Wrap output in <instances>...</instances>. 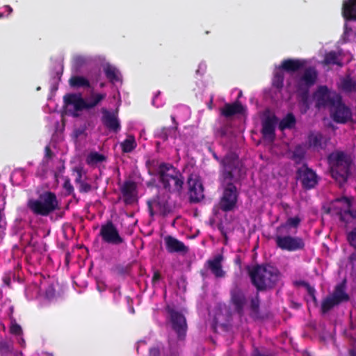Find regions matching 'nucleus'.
<instances>
[{
    "label": "nucleus",
    "instance_id": "1",
    "mask_svg": "<svg viewBox=\"0 0 356 356\" xmlns=\"http://www.w3.org/2000/svg\"><path fill=\"white\" fill-rule=\"evenodd\" d=\"M145 165L148 174L157 176L160 187L168 194H176L180 196L184 184V177L181 172L171 163L161 162L155 159H149Z\"/></svg>",
    "mask_w": 356,
    "mask_h": 356
},
{
    "label": "nucleus",
    "instance_id": "2",
    "mask_svg": "<svg viewBox=\"0 0 356 356\" xmlns=\"http://www.w3.org/2000/svg\"><path fill=\"white\" fill-rule=\"evenodd\" d=\"M234 177L235 174L226 172L223 177H220L222 193L216 207L225 213L234 211L238 207L239 192L234 184Z\"/></svg>",
    "mask_w": 356,
    "mask_h": 356
},
{
    "label": "nucleus",
    "instance_id": "3",
    "mask_svg": "<svg viewBox=\"0 0 356 356\" xmlns=\"http://www.w3.org/2000/svg\"><path fill=\"white\" fill-rule=\"evenodd\" d=\"M248 273L257 289L273 288L281 277L279 270L269 264L256 265L249 269Z\"/></svg>",
    "mask_w": 356,
    "mask_h": 356
},
{
    "label": "nucleus",
    "instance_id": "4",
    "mask_svg": "<svg viewBox=\"0 0 356 356\" xmlns=\"http://www.w3.org/2000/svg\"><path fill=\"white\" fill-rule=\"evenodd\" d=\"M327 161L330 173L340 186L345 184L350 175V161L343 152H334L330 154Z\"/></svg>",
    "mask_w": 356,
    "mask_h": 356
},
{
    "label": "nucleus",
    "instance_id": "5",
    "mask_svg": "<svg viewBox=\"0 0 356 356\" xmlns=\"http://www.w3.org/2000/svg\"><path fill=\"white\" fill-rule=\"evenodd\" d=\"M27 207L33 213L41 216H48L59 209L56 194L49 191L40 193L38 199H30Z\"/></svg>",
    "mask_w": 356,
    "mask_h": 356
},
{
    "label": "nucleus",
    "instance_id": "6",
    "mask_svg": "<svg viewBox=\"0 0 356 356\" xmlns=\"http://www.w3.org/2000/svg\"><path fill=\"white\" fill-rule=\"evenodd\" d=\"M104 98L105 95L98 93L93 95L89 102H86L80 93H67L63 97V101L66 106H73L72 115L77 118L80 112L95 107Z\"/></svg>",
    "mask_w": 356,
    "mask_h": 356
},
{
    "label": "nucleus",
    "instance_id": "7",
    "mask_svg": "<svg viewBox=\"0 0 356 356\" xmlns=\"http://www.w3.org/2000/svg\"><path fill=\"white\" fill-rule=\"evenodd\" d=\"M232 302L234 306L235 311L242 316L246 309H249L250 314L253 318L259 316V301L258 293H256L251 298H246L243 291H233L232 293Z\"/></svg>",
    "mask_w": 356,
    "mask_h": 356
},
{
    "label": "nucleus",
    "instance_id": "8",
    "mask_svg": "<svg viewBox=\"0 0 356 356\" xmlns=\"http://www.w3.org/2000/svg\"><path fill=\"white\" fill-rule=\"evenodd\" d=\"M210 152L213 158L220 164V177H223L226 172L230 174H236L241 171V162L236 153L229 152L222 159H220L214 151L210 149Z\"/></svg>",
    "mask_w": 356,
    "mask_h": 356
},
{
    "label": "nucleus",
    "instance_id": "9",
    "mask_svg": "<svg viewBox=\"0 0 356 356\" xmlns=\"http://www.w3.org/2000/svg\"><path fill=\"white\" fill-rule=\"evenodd\" d=\"M26 298L29 300H34L40 305H46L57 301L64 297L63 291H25Z\"/></svg>",
    "mask_w": 356,
    "mask_h": 356
},
{
    "label": "nucleus",
    "instance_id": "10",
    "mask_svg": "<svg viewBox=\"0 0 356 356\" xmlns=\"http://www.w3.org/2000/svg\"><path fill=\"white\" fill-rule=\"evenodd\" d=\"M275 241L277 248L288 252L302 250L305 243L302 238L290 235H276Z\"/></svg>",
    "mask_w": 356,
    "mask_h": 356
},
{
    "label": "nucleus",
    "instance_id": "11",
    "mask_svg": "<svg viewBox=\"0 0 356 356\" xmlns=\"http://www.w3.org/2000/svg\"><path fill=\"white\" fill-rule=\"evenodd\" d=\"M330 116L338 124H346L352 120V111L343 102L340 95L330 108Z\"/></svg>",
    "mask_w": 356,
    "mask_h": 356
},
{
    "label": "nucleus",
    "instance_id": "12",
    "mask_svg": "<svg viewBox=\"0 0 356 356\" xmlns=\"http://www.w3.org/2000/svg\"><path fill=\"white\" fill-rule=\"evenodd\" d=\"M340 95L332 93L326 86H318L314 93L315 106L320 109L328 107L329 108L334 104Z\"/></svg>",
    "mask_w": 356,
    "mask_h": 356
},
{
    "label": "nucleus",
    "instance_id": "13",
    "mask_svg": "<svg viewBox=\"0 0 356 356\" xmlns=\"http://www.w3.org/2000/svg\"><path fill=\"white\" fill-rule=\"evenodd\" d=\"M99 236L102 241L108 244L118 245L124 243L116 226L111 220L106 221L101 225Z\"/></svg>",
    "mask_w": 356,
    "mask_h": 356
},
{
    "label": "nucleus",
    "instance_id": "14",
    "mask_svg": "<svg viewBox=\"0 0 356 356\" xmlns=\"http://www.w3.org/2000/svg\"><path fill=\"white\" fill-rule=\"evenodd\" d=\"M167 309L169 314L170 323L172 329L177 334L179 340H183L187 330V324L184 316L171 308L169 305L167 307Z\"/></svg>",
    "mask_w": 356,
    "mask_h": 356
},
{
    "label": "nucleus",
    "instance_id": "15",
    "mask_svg": "<svg viewBox=\"0 0 356 356\" xmlns=\"http://www.w3.org/2000/svg\"><path fill=\"white\" fill-rule=\"evenodd\" d=\"M296 178L300 180L302 188L306 190L314 188L318 184L316 173L305 163L297 170Z\"/></svg>",
    "mask_w": 356,
    "mask_h": 356
},
{
    "label": "nucleus",
    "instance_id": "16",
    "mask_svg": "<svg viewBox=\"0 0 356 356\" xmlns=\"http://www.w3.org/2000/svg\"><path fill=\"white\" fill-rule=\"evenodd\" d=\"M317 79L318 72L314 67L305 68L302 74L297 79V90H309L316 83Z\"/></svg>",
    "mask_w": 356,
    "mask_h": 356
},
{
    "label": "nucleus",
    "instance_id": "17",
    "mask_svg": "<svg viewBox=\"0 0 356 356\" xmlns=\"http://www.w3.org/2000/svg\"><path fill=\"white\" fill-rule=\"evenodd\" d=\"M349 299L348 295L345 291H334V292L323 300L321 304V311L325 314L335 305Z\"/></svg>",
    "mask_w": 356,
    "mask_h": 356
},
{
    "label": "nucleus",
    "instance_id": "18",
    "mask_svg": "<svg viewBox=\"0 0 356 356\" xmlns=\"http://www.w3.org/2000/svg\"><path fill=\"white\" fill-rule=\"evenodd\" d=\"M188 195L191 202L197 203L204 198V187L200 179H193L191 176L188 179Z\"/></svg>",
    "mask_w": 356,
    "mask_h": 356
},
{
    "label": "nucleus",
    "instance_id": "19",
    "mask_svg": "<svg viewBox=\"0 0 356 356\" xmlns=\"http://www.w3.org/2000/svg\"><path fill=\"white\" fill-rule=\"evenodd\" d=\"M102 124L111 131L118 133L120 129L121 125L120 120L118 118L117 112H111L106 108H102Z\"/></svg>",
    "mask_w": 356,
    "mask_h": 356
},
{
    "label": "nucleus",
    "instance_id": "20",
    "mask_svg": "<svg viewBox=\"0 0 356 356\" xmlns=\"http://www.w3.org/2000/svg\"><path fill=\"white\" fill-rule=\"evenodd\" d=\"M209 315L213 316L216 325H225L229 321L231 312L225 304L218 303L212 310L209 311Z\"/></svg>",
    "mask_w": 356,
    "mask_h": 356
},
{
    "label": "nucleus",
    "instance_id": "21",
    "mask_svg": "<svg viewBox=\"0 0 356 356\" xmlns=\"http://www.w3.org/2000/svg\"><path fill=\"white\" fill-rule=\"evenodd\" d=\"M277 118L275 115L268 116L262 122L261 134L264 139L273 142L275 139V124Z\"/></svg>",
    "mask_w": 356,
    "mask_h": 356
},
{
    "label": "nucleus",
    "instance_id": "22",
    "mask_svg": "<svg viewBox=\"0 0 356 356\" xmlns=\"http://www.w3.org/2000/svg\"><path fill=\"white\" fill-rule=\"evenodd\" d=\"M172 346L170 341L168 346L161 343H156L149 348L148 356H179L178 350Z\"/></svg>",
    "mask_w": 356,
    "mask_h": 356
},
{
    "label": "nucleus",
    "instance_id": "23",
    "mask_svg": "<svg viewBox=\"0 0 356 356\" xmlns=\"http://www.w3.org/2000/svg\"><path fill=\"white\" fill-rule=\"evenodd\" d=\"M307 63V62L305 59L286 58L282 61L279 66V70H284L288 73H294L303 69Z\"/></svg>",
    "mask_w": 356,
    "mask_h": 356
},
{
    "label": "nucleus",
    "instance_id": "24",
    "mask_svg": "<svg viewBox=\"0 0 356 356\" xmlns=\"http://www.w3.org/2000/svg\"><path fill=\"white\" fill-rule=\"evenodd\" d=\"M223 259L222 254H219L207 261V268L216 278H222L226 275V272L222 269Z\"/></svg>",
    "mask_w": 356,
    "mask_h": 356
},
{
    "label": "nucleus",
    "instance_id": "25",
    "mask_svg": "<svg viewBox=\"0 0 356 356\" xmlns=\"http://www.w3.org/2000/svg\"><path fill=\"white\" fill-rule=\"evenodd\" d=\"M165 248L170 253L183 252L188 251V247L182 242L172 236H166L164 238Z\"/></svg>",
    "mask_w": 356,
    "mask_h": 356
},
{
    "label": "nucleus",
    "instance_id": "26",
    "mask_svg": "<svg viewBox=\"0 0 356 356\" xmlns=\"http://www.w3.org/2000/svg\"><path fill=\"white\" fill-rule=\"evenodd\" d=\"M244 108L239 101L234 103H226L223 108L220 109V113L225 118H230L237 114L243 113Z\"/></svg>",
    "mask_w": 356,
    "mask_h": 356
},
{
    "label": "nucleus",
    "instance_id": "27",
    "mask_svg": "<svg viewBox=\"0 0 356 356\" xmlns=\"http://www.w3.org/2000/svg\"><path fill=\"white\" fill-rule=\"evenodd\" d=\"M342 15L346 21H356V0L343 1Z\"/></svg>",
    "mask_w": 356,
    "mask_h": 356
},
{
    "label": "nucleus",
    "instance_id": "28",
    "mask_svg": "<svg viewBox=\"0 0 356 356\" xmlns=\"http://www.w3.org/2000/svg\"><path fill=\"white\" fill-rule=\"evenodd\" d=\"M124 202L127 204H130L134 202V193L136 190V184L132 181H125L121 187Z\"/></svg>",
    "mask_w": 356,
    "mask_h": 356
},
{
    "label": "nucleus",
    "instance_id": "29",
    "mask_svg": "<svg viewBox=\"0 0 356 356\" xmlns=\"http://www.w3.org/2000/svg\"><path fill=\"white\" fill-rule=\"evenodd\" d=\"M307 153L306 145L302 143L295 146L292 152L291 159L294 161L296 164H300L305 159Z\"/></svg>",
    "mask_w": 356,
    "mask_h": 356
},
{
    "label": "nucleus",
    "instance_id": "30",
    "mask_svg": "<svg viewBox=\"0 0 356 356\" xmlns=\"http://www.w3.org/2000/svg\"><path fill=\"white\" fill-rule=\"evenodd\" d=\"M324 65H337L342 67L343 63L340 58V54L335 51H330L325 53L324 59L322 62Z\"/></svg>",
    "mask_w": 356,
    "mask_h": 356
},
{
    "label": "nucleus",
    "instance_id": "31",
    "mask_svg": "<svg viewBox=\"0 0 356 356\" xmlns=\"http://www.w3.org/2000/svg\"><path fill=\"white\" fill-rule=\"evenodd\" d=\"M69 85L73 88H91L90 81L87 78L79 75L72 76L69 79Z\"/></svg>",
    "mask_w": 356,
    "mask_h": 356
},
{
    "label": "nucleus",
    "instance_id": "32",
    "mask_svg": "<svg viewBox=\"0 0 356 356\" xmlns=\"http://www.w3.org/2000/svg\"><path fill=\"white\" fill-rule=\"evenodd\" d=\"M177 126L172 127H163L156 130V136L163 141L168 140L169 137L176 138Z\"/></svg>",
    "mask_w": 356,
    "mask_h": 356
},
{
    "label": "nucleus",
    "instance_id": "33",
    "mask_svg": "<svg viewBox=\"0 0 356 356\" xmlns=\"http://www.w3.org/2000/svg\"><path fill=\"white\" fill-rule=\"evenodd\" d=\"M296 124V120L292 113H289L279 123V129L281 131L293 129Z\"/></svg>",
    "mask_w": 356,
    "mask_h": 356
},
{
    "label": "nucleus",
    "instance_id": "34",
    "mask_svg": "<svg viewBox=\"0 0 356 356\" xmlns=\"http://www.w3.org/2000/svg\"><path fill=\"white\" fill-rule=\"evenodd\" d=\"M323 136L321 133H310L308 136V145L314 148L323 149Z\"/></svg>",
    "mask_w": 356,
    "mask_h": 356
},
{
    "label": "nucleus",
    "instance_id": "35",
    "mask_svg": "<svg viewBox=\"0 0 356 356\" xmlns=\"http://www.w3.org/2000/svg\"><path fill=\"white\" fill-rule=\"evenodd\" d=\"M123 153L131 152L137 146L135 138L132 135H129L120 144Z\"/></svg>",
    "mask_w": 356,
    "mask_h": 356
},
{
    "label": "nucleus",
    "instance_id": "36",
    "mask_svg": "<svg viewBox=\"0 0 356 356\" xmlns=\"http://www.w3.org/2000/svg\"><path fill=\"white\" fill-rule=\"evenodd\" d=\"M104 72L109 81L115 83L120 80L118 71L114 66L110 64L106 65L104 67Z\"/></svg>",
    "mask_w": 356,
    "mask_h": 356
},
{
    "label": "nucleus",
    "instance_id": "37",
    "mask_svg": "<svg viewBox=\"0 0 356 356\" xmlns=\"http://www.w3.org/2000/svg\"><path fill=\"white\" fill-rule=\"evenodd\" d=\"M301 221V218L298 216L289 218L285 222V223H283L277 227V232H279L281 229H297L300 226Z\"/></svg>",
    "mask_w": 356,
    "mask_h": 356
},
{
    "label": "nucleus",
    "instance_id": "38",
    "mask_svg": "<svg viewBox=\"0 0 356 356\" xmlns=\"http://www.w3.org/2000/svg\"><path fill=\"white\" fill-rule=\"evenodd\" d=\"M341 89L348 93L356 92V81L347 76L341 81Z\"/></svg>",
    "mask_w": 356,
    "mask_h": 356
},
{
    "label": "nucleus",
    "instance_id": "39",
    "mask_svg": "<svg viewBox=\"0 0 356 356\" xmlns=\"http://www.w3.org/2000/svg\"><path fill=\"white\" fill-rule=\"evenodd\" d=\"M106 158L104 155L97 152H90L86 158V163L89 165H94L106 161Z\"/></svg>",
    "mask_w": 356,
    "mask_h": 356
},
{
    "label": "nucleus",
    "instance_id": "40",
    "mask_svg": "<svg viewBox=\"0 0 356 356\" xmlns=\"http://www.w3.org/2000/svg\"><path fill=\"white\" fill-rule=\"evenodd\" d=\"M156 207H158L161 213L163 216L168 214L171 211L170 207L167 200L161 201L159 197H156V200L154 201Z\"/></svg>",
    "mask_w": 356,
    "mask_h": 356
},
{
    "label": "nucleus",
    "instance_id": "41",
    "mask_svg": "<svg viewBox=\"0 0 356 356\" xmlns=\"http://www.w3.org/2000/svg\"><path fill=\"white\" fill-rule=\"evenodd\" d=\"M284 74L281 71L275 72L273 78V86L277 89H282L284 86Z\"/></svg>",
    "mask_w": 356,
    "mask_h": 356
},
{
    "label": "nucleus",
    "instance_id": "42",
    "mask_svg": "<svg viewBox=\"0 0 356 356\" xmlns=\"http://www.w3.org/2000/svg\"><path fill=\"white\" fill-rule=\"evenodd\" d=\"M86 65V59L81 56H77L73 60V69L76 73H81V68Z\"/></svg>",
    "mask_w": 356,
    "mask_h": 356
},
{
    "label": "nucleus",
    "instance_id": "43",
    "mask_svg": "<svg viewBox=\"0 0 356 356\" xmlns=\"http://www.w3.org/2000/svg\"><path fill=\"white\" fill-rule=\"evenodd\" d=\"M348 264L350 266V275L356 284V252L348 257Z\"/></svg>",
    "mask_w": 356,
    "mask_h": 356
},
{
    "label": "nucleus",
    "instance_id": "44",
    "mask_svg": "<svg viewBox=\"0 0 356 356\" xmlns=\"http://www.w3.org/2000/svg\"><path fill=\"white\" fill-rule=\"evenodd\" d=\"M47 168L48 161L43 160L37 168V170L35 172L36 177L44 178L47 172Z\"/></svg>",
    "mask_w": 356,
    "mask_h": 356
},
{
    "label": "nucleus",
    "instance_id": "45",
    "mask_svg": "<svg viewBox=\"0 0 356 356\" xmlns=\"http://www.w3.org/2000/svg\"><path fill=\"white\" fill-rule=\"evenodd\" d=\"M346 239L349 245L356 249V227L347 233Z\"/></svg>",
    "mask_w": 356,
    "mask_h": 356
},
{
    "label": "nucleus",
    "instance_id": "46",
    "mask_svg": "<svg viewBox=\"0 0 356 356\" xmlns=\"http://www.w3.org/2000/svg\"><path fill=\"white\" fill-rule=\"evenodd\" d=\"M298 92H300V96L301 98L302 103L305 106V109L304 112H306L307 109L309 108V90H297Z\"/></svg>",
    "mask_w": 356,
    "mask_h": 356
},
{
    "label": "nucleus",
    "instance_id": "47",
    "mask_svg": "<svg viewBox=\"0 0 356 356\" xmlns=\"http://www.w3.org/2000/svg\"><path fill=\"white\" fill-rule=\"evenodd\" d=\"M293 286L296 288L302 287L305 289H314V287H312L308 282L304 280H296L293 282Z\"/></svg>",
    "mask_w": 356,
    "mask_h": 356
},
{
    "label": "nucleus",
    "instance_id": "48",
    "mask_svg": "<svg viewBox=\"0 0 356 356\" xmlns=\"http://www.w3.org/2000/svg\"><path fill=\"white\" fill-rule=\"evenodd\" d=\"M91 190L92 186L87 182L83 181L79 184V191L80 193H86L90 192Z\"/></svg>",
    "mask_w": 356,
    "mask_h": 356
},
{
    "label": "nucleus",
    "instance_id": "49",
    "mask_svg": "<svg viewBox=\"0 0 356 356\" xmlns=\"http://www.w3.org/2000/svg\"><path fill=\"white\" fill-rule=\"evenodd\" d=\"M335 201L337 202H343V203H344L346 204V207L348 209L347 213L350 214V208L351 207V201H350V200L349 198H348L347 197H342L336 199Z\"/></svg>",
    "mask_w": 356,
    "mask_h": 356
},
{
    "label": "nucleus",
    "instance_id": "50",
    "mask_svg": "<svg viewBox=\"0 0 356 356\" xmlns=\"http://www.w3.org/2000/svg\"><path fill=\"white\" fill-rule=\"evenodd\" d=\"M63 188L68 195H70L74 192V187L72 185L70 180L68 179L65 181Z\"/></svg>",
    "mask_w": 356,
    "mask_h": 356
},
{
    "label": "nucleus",
    "instance_id": "51",
    "mask_svg": "<svg viewBox=\"0 0 356 356\" xmlns=\"http://www.w3.org/2000/svg\"><path fill=\"white\" fill-rule=\"evenodd\" d=\"M54 156V154L51 151L50 147L47 145L44 148V156L43 160L46 161V159H51Z\"/></svg>",
    "mask_w": 356,
    "mask_h": 356
},
{
    "label": "nucleus",
    "instance_id": "52",
    "mask_svg": "<svg viewBox=\"0 0 356 356\" xmlns=\"http://www.w3.org/2000/svg\"><path fill=\"white\" fill-rule=\"evenodd\" d=\"M10 332L13 334L19 335V334H21L22 330V327L20 325H19L16 323H14L10 327Z\"/></svg>",
    "mask_w": 356,
    "mask_h": 356
},
{
    "label": "nucleus",
    "instance_id": "53",
    "mask_svg": "<svg viewBox=\"0 0 356 356\" xmlns=\"http://www.w3.org/2000/svg\"><path fill=\"white\" fill-rule=\"evenodd\" d=\"M161 279V273L159 272V270H154L153 277L152 279V283L155 284V283L158 282L159 281H160Z\"/></svg>",
    "mask_w": 356,
    "mask_h": 356
},
{
    "label": "nucleus",
    "instance_id": "54",
    "mask_svg": "<svg viewBox=\"0 0 356 356\" xmlns=\"http://www.w3.org/2000/svg\"><path fill=\"white\" fill-rule=\"evenodd\" d=\"M346 286V278H343L341 282L337 284L334 289H345Z\"/></svg>",
    "mask_w": 356,
    "mask_h": 356
},
{
    "label": "nucleus",
    "instance_id": "55",
    "mask_svg": "<svg viewBox=\"0 0 356 356\" xmlns=\"http://www.w3.org/2000/svg\"><path fill=\"white\" fill-rule=\"evenodd\" d=\"M76 177L75 179V183L78 184L79 185L81 182H83V181L81 180V179H82L81 170L79 169H77L76 170Z\"/></svg>",
    "mask_w": 356,
    "mask_h": 356
},
{
    "label": "nucleus",
    "instance_id": "56",
    "mask_svg": "<svg viewBox=\"0 0 356 356\" xmlns=\"http://www.w3.org/2000/svg\"><path fill=\"white\" fill-rule=\"evenodd\" d=\"M314 292H315V291H312V290L308 291V296H309V298L312 299L314 301V305H316L317 301H316V298L315 297Z\"/></svg>",
    "mask_w": 356,
    "mask_h": 356
},
{
    "label": "nucleus",
    "instance_id": "57",
    "mask_svg": "<svg viewBox=\"0 0 356 356\" xmlns=\"http://www.w3.org/2000/svg\"><path fill=\"white\" fill-rule=\"evenodd\" d=\"M218 229L220 231L222 235L225 237V239H227V234L224 229V227L222 225V224H219L218 225Z\"/></svg>",
    "mask_w": 356,
    "mask_h": 356
},
{
    "label": "nucleus",
    "instance_id": "58",
    "mask_svg": "<svg viewBox=\"0 0 356 356\" xmlns=\"http://www.w3.org/2000/svg\"><path fill=\"white\" fill-rule=\"evenodd\" d=\"M3 283L5 284V286L7 287H10V278L8 276H4L3 277Z\"/></svg>",
    "mask_w": 356,
    "mask_h": 356
},
{
    "label": "nucleus",
    "instance_id": "59",
    "mask_svg": "<svg viewBox=\"0 0 356 356\" xmlns=\"http://www.w3.org/2000/svg\"><path fill=\"white\" fill-rule=\"evenodd\" d=\"M252 356H270L261 353L258 349L255 348L252 353Z\"/></svg>",
    "mask_w": 356,
    "mask_h": 356
},
{
    "label": "nucleus",
    "instance_id": "60",
    "mask_svg": "<svg viewBox=\"0 0 356 356\" xmlns=\"http://www.w3.org/2000/svg\"><path fill=\"white\" fill-rule=\"evenodd\" d=\"M218 132L220 135L221 137H223L226 135V129L225 128H220L218 130Z\"/></svg>",
    "mask_w": 356,
    "mask_h": 356
},
{
    "label": "nucleus",
    "instance_id": "61",
    "mask_svg": "<svg viewBox=\"0 0 356 356\" xmlns=\"http://www.w3.org/2000/svg\"><path fill=\"white\" fill-rule=\"evenodd\" d=\"M148 209H149L150 215L153 216L154 215V211H153V208H152V203L150 202H148Z\"/></svg>",
    "mask_w": 356,
    "mask_h": 356
},
{
    "label": "nucleus",
    "instance_id": "62",
    "mask_svg": "<svg viewBox=\"0 0 356 356\" xmlns=\"http://www.w3.org/2000/svg\"><path fill=\"white\" fill-rule=\"evenodd\" d=\"M70 260V252H67L65 253V263H66V264H69Z\"/></svg>",
    "mask_w": 356,
    "mask_h": 356
},
{
    "label": "nucleus",
    "instance_id": "63",
    "mask_svg": "<svg viewBox=\"0 0 356 356\" xmlns=\"http://www.w3.org/2000/svg\"><path fill=\"white\" fill-rule=\"evenodd\" d=\"M171 120L173 122V124H175V126H177L178 125V123L176 122V120H175V117L174 115H171Z\"/></svg>",
    "mask_w": 356,
    "mask_h": 356
},
{
    "label": "nucleus",
    "instance_id": "64",
    "mask_svg": "<svg viewBox=\"0 0 356 356\" xmlns=\"http://www.w3.org/2000/svg\"><path fill=\"white\" fill-rule=\"evenodd\" d=\"M350 356H356V350H352L350 352Z\"/></svg>",
    "mask_w": 356,
    "mask_h": 356
}]
</instances>
